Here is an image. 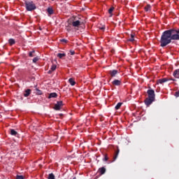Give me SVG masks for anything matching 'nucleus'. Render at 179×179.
Wrapping results in <instances>:
<instances>
[{
  "instance_id": "obj_34",
  "label": "nucleus",
  "mask_w": 179,
  "mask_h": 179,
  "mask_svg": "<svg viewBox=\"0 0 179 179\" xmlns=\"http://www.w3.org/2000/svg\"><path fill=\"white\" fill-rule=\"evenodd\" d=\"M175 96H176V97H179V91L175 92Z\"/></svg>"
},
{
  "instance_id": "obj_10",
  "label": "nucleus",
  "mask_w": 179,
  "mask_h": 179,
  "mask_svg": "<svg viewBox=\"0 0 179 179\" xmlns=\"http://www.w3.org/2000/svg\"><path fill=\"white\" fill-rule=\"evenodd\" d=\"M57 96L58 94L56 92H52L49 94L48 99H55Z\"/></svg>"
},
{
  "instance_id": "obj_33",
  "label": "nucleus",
  "mask_w": 179,
  "mask_h": 179,
  "mask_svg": "<svg viewBox=\"0 0 179 179\" xmlns=\"http://www.w3.org/2000/svg\"><path fill=\"white\" fill-rule=\"evenodd\" d=\"M71 55H75V50H70Z\"/></svg>"
},
{
  "instance_id": "obj_6",
  "label": "nucleus",
  "mask_w": 179,
  "mask_h": 179,
  "mask_svg": "<svg viewBox=\"0 0 179 179\" xmlns=\"http://www.w3.org/2000/svg\"><path fill=\"white\" fill-rule=\"evenodd\" d=\"M166 82H169V79L161 78L157 80V85H159V83H160V85H163V83H166Z\"/></svg>"
},
{
  "instance_id": "obj_29",
  "label": "nucleus",
  "mask_w": 179,
  "mask_h": 179,
  "mask_svg": "<svg viewBox=\"0 0 179 179\" xmlns=\"http://www.w3.org/2000/svg\"><path fill=\"white\" fill-rule=\"evenodd\" d=\"M16 179H24V178L23 177V176H19V175H17V176H16Z\"/></svg>"
},
{
  "instance_id": "obj_20",
  "label": "nucleus",
  "mask_w": 179,
  "mask_h": 179,
  "mask_svg": "<svg viewBox=\"0 0 179 179\" xmlns=\"http://www.w3.org/2000/svg\"><path fill=\"white\" fill-rule=\"evenodd\" d=\"M121 106H122V103H117V104L115 107V110H120V108H121Z\"/></svg>"
},
{
  "instance_id": "obj_14",
  "label": "nucleus",
  "mask_w": 179,
  "mask_h": 179,
  "mask_svg": "<svg viewBox=\"0 0 179 179\" xmlns=\"http://www.w3.org/2000/svg\"><path fill=\"white\" fill-rule=\"evenodd\" d=\"M10 135H12L13 136H16L17 135V131H16L15 129H11L10 130Z\"/></svg>"
},
{
  "instance_id": "obj_31",
  "label": "nucleus",
  "mask_w": 179,
  "mask_h": 179,
  "mask_svg": "<svg viewBox=\"0 0 179 179\" xmlns=\"http://www.w3.org/2000/svg\"><path fill=\"white\" fill-rule=\"evenodd\" d=\"M107 160H108V157L107 156V155H105L103 158V162H107Z\"/></svg>"
},
{
  "instance_id": "obj_12",
  "label": "nucleus",
  "mask_w": 179,
  "mask_h": 179,
  "mask_svg": "<svg viewBox=\"0 0 179 179\" xmlns=\"http://www.w3.org/2000/svg\"><path fill=\"white\" fill-rule=\"evenodd\" d=\"M144 10H145V12H150V10H152V6L148 4L145 7H144Z\"/></svg>"
},
{
  "instance_id": "obj_22",
  "label": "nucleus",
  "mask_w": 179,
  "mask_h": 179,
  "mask_svg": "<svg viewBox=\"0 0 179 179\" xmlns=\"http://www.w3.org/2000/svg\"><path fill=\"white\" fill-rule=\"evenodd\" d=\"M48 179H55V176H54V173H50L48 176Z\"/></svg>"
},
{
  "instance_id": "obj_16",
  "label": "nucleus",
  "mask_w": 179,
  "mask_h": 179,
  "mask_svg": "<svg viewBox=\"0 0 179 179\" xmlns=\"http://www.w3.org/2000/svg\"><path fill=\"white\" fill-rule=\"evenodd\" d=\"M57 57L58 58H60V59H62V58H64V57H66V54H65V53H58Z\"/></svg>"
},
{
  "instance_id": "obj_24",
  "label": "nucleus",
  "mask_w": 179,
  "mask_h": 179,
  "mask_svg": "<svg viewBox=\"0 0 179 179\" xmlns=\"http://www.w3.org/2000/svg\"><path fill=\"white\" fill-rule=\"evenodd\" d=\"M36 94L41 95L43 94V92L36 88Z\"/></svg>"
},
{
  "instance_id": "obj_19",
  "label": "nucleus",
  "mask_w": 179,
  "mask_h": 179,
  "mask_svg": "<svg viewBox=\"0 0 179 179\" xmlns=\"http://www.w3.org/2000/svg\"><path fill=\"white\" fill-rule=\"evenodd\" d=\"M130 38H129V41H131V43H134V41H135V38H134V37H135V35H134V34H131V35H130Z\"/></svg>"
},
{
  "instance_id": "obj_17",
  "label": "nucleus",
  "mask_w": 179,
  "mask_h": 179,
  "mask_svg": "<svg viewBox=\"0 0 179 179\" xmlns=\"http://www.w3.org/2000/svg\"><path fill=\"white\" fill-rule=\"evenodd\" d=\"M69 83H70V85H71V86H75V85H76V83L75 82V80L73 78H70L69 80Z\"/></svg>"
},
{
  "instance_id": "obj_26",
  "label": "nucleus",
  "mask_w": 179,
  "mask_h": 179,
  "mask_svg": "<svg viewBox=\"0 0 179 179\" xmlns=\"http://www.w3.org/2000/svg\"><path fill=\"white\" fill-rule=\"evenodd\" d=\"M66 31H71V30H72V28L71 27V26L70 25H69V26H67L66 27Z\"/></svg>"
},
{
  "instance_id": "obj_8",
  "label": "nucleus",
  "mask_w": 179,
  "mask_h": 179,
  "mask_svg": "<svg viewBox=\"0 0 179 179\" xmlns=\"http://www.w3.org/2000/svg\"><path fill=\"white\" fill-rule=\"evenodd\" d=\"M112 84L113 86H120L121 85V80H115L112 82Z\"/></svg>"
},
{
  "instance_id": "obj_18",
  "label": "nucleus",
  "mask_w": 179,
  "mask_h": 179,
  "mask_svg": "<svg viewBox=\"0 0 179 179\" xmlns=\"http://www.w3.org/2000/svg\"><path fill=\"white\" fill-rule=\"evenodd\" d=\"M15 43H16V41L13 38H10L8 40V43H9L10 45H13L15 44Z\"/></svg>"
},
{
  "instance_id": "obj_9",
  "label": "nucleus",
  "mask_w": 179,
  "mask_h": 179,
  "mask_svg": "<svg viewBox=\"0 0 179 179\" xmlns=\"http://www.w3.org/2000/svg\"><path fill=\"white\" fill-rule=\"evenodd\" d=\"M31 93V90L30 89H27V90H25V92H24V97H29V96H30V94Z\"/></svg>"
},
{
  "instance_id": "obj_28",
  "label": "nucleus",
  "mask_w": 179,
  "mask_h": 179,
  "mask_svg": "<svg viewBox=\"0 0 179 179\" xmlns=\"http://www.w3.org/2000/svg\"><path fill=\"white\" fill-rule=\"evenodd\" d=\"M114 10V7H111L109 10H108V13H110V15H111V13H113V11Z\"/></svg>"
},
{
  "instance_id": "obj_25",
  "label": "nucleus",
  "mask_w": 179,
  "mask_h": 179,
  "mask_svg": "<svg viewBox=\"0 0 179 179\" xmlns=\"http://www.w3.org/2000/svg\"><path fill=\"white\" fill-rule=\"evenodd\" d=\"M59 41H60L61 43H64V44H66V43L69 42L68 40L64 39V38H63V39H60Z\"/></svg>"
},
{
  "instance_id": "obj_30",
  "label": "nucleus",
  "mask_w": 179,
  "mask_h": 179,
  "mask_svg": "<svg viewBox=\"0 0 179 179\" xmlns=\"http://www.w3.org/2000/svg\"><path fill=\"white\" fill-rule=\"evenodd\" d=\"M37 61H38V57H34V58L33 59V62H34V64H36V62H37Z\"/></svg>"
},
{
  "instance_id": "obj_27",
  "label": "nucleus",
  "mask_w": 179,
  "mask_h": 179,
  "mask_svg": "<svg viewBox=\"0 0 179 179\" xmlns=\"http://www.w3.org/2000/svg\"><path fill=\"white\" fill-rule=\"evenodd\" d=\"M34 52H35L34 50L29 52V57H34V55H33V54H34Z\"/></svg>"
},
{
  "instance_id": "obj_5",
  "label": "nucleus",
  "mask_w": 179,
  "mask_h": 179,
  "mask_svg": "<svg viewBox=\"0 0 179 179\" xmlns=\"http://www.w3.org/2000/svg\"><path fill=\"white\" fill-rule=\"evenodd\" d=\"M64 106V103L62 101H57V103L55 104L54 109L57 111H59V110H61L62 107Z\"/></svg>"
},
{
  "instance_id": "obj_1",
  "label": "nucleus",
  "mask_w": 179,
  "mask_h": 179,
  "mask_svg": "<svg viewBox=\"0 0 179 179\" xmlns=\"http://www.w3.org/2000/svg\"><path fill=\"white\" fill-rule=\"evenodd\" d=\"M173 41H179L178 28H171L162 33L159 41L160 47L164 48V47H167L169 44H171Z\"/></svg>"
},
{
  "instance_id": "obj_36",
  "label": "nucleus",
  "mask_w": 179,
  "mask_h": 179,
  "mask_svg": "<svg viewBox=\"0 0 179 179\" xmlns=\"http://www.w3.org/2000/svg\"><path fill=\"white\" fill-rule=\"evenodd\" d=\"M52 1H55V0H52Z\"/></svg>"
},
{
  "instance_id": "obj_3",
  "label": "nucleus",
  "mask_w": 179,
  "mask_h": 179,
  "mask_svg": "<svg viewBox=\"0 0 179 179\" xmlns=\"http://www.w3.org/2000/svg\"><path fill=\"white\" fill-rule=\"evenodd\" d=\"M25 8L29 12L36 9V4L33 1H25Z\"/></svg>"
},
{
  "instance_id": "obj_35",
  "label": "nucleus",
  "mask_w": 179,
  "mask_h": 179,
  "mask_svg": "<svg viewBox=\"0 0 179 179\" xmlns=\"http://www.w3.org/2000/svg\"><path fill=\"white\" fill-rule=\"evenodd\" d=\"M52 72H53L51 69L48 71V73H51Z\"/></svg>"
},
{
  "instance_id": "obj_11",
  "label": "nucleus",
  "mask_w": 179,
  "mask_h": 179,
  "mask_svg": "<svg viewBox=\"0 0 179 179\" xmlns=\"http://www.w3.org/2000/svg\"><path fill=\"white\" fill-rule=\"evenodd\" d=\"M173 76H174V78L179 79V69H176L173 71Z\"/></svg>"
},
{
  "instance_id": "obj_13",
  "label": "nucleus",
  "mask_w": 179,
  "mask_h": 179,
  "mask_svg": "<svg viewBox=\"0 0 179 179\" xmlns=\"http://www.w3.org/2000/svg\"><path fill=\"white\" fill-rule=\"evenodd\" d=\"M99 171L101 176H103V174L106 173V168L105 167L99 168Z\"/></svg>"
},
{
  "instance_id": "obj_15",
  "label": "nucleus",
  "mask_w": 179,
  "mask_h": 179,
  "mask_svg": "<svg viewBox=\"0 0 179 179\" xmlns=\"http://www.w3.org/2000/svg\"><path fill=\"white\" fill-rule=\"evenodd\" d=\"M118 155H120V150L117 149V150H116L115 152V155L113 157V162L117 159V157H118Z\"/></svg>"
},
{
  "instance_id": "obj_23",
  "label": "nucleus",
  "mask_w": 179,
  "mask_h": 179,
  "mask_svg": "<svg viewBox=\"0 0 179 179\" xmlns=\"http://www.w3.org/2000/svg\"><path fill=\"white\" fill-rule=\"evenodd\" d=\"M50 69L54 72V71L57 69V65L55 64L52 65Z\"/></svg>"
},
{
  "instance_id": "obj_32",
  "label": "nucleus",
  "mask_w": 179,
  "mask_h": 179,
  "mask_svg": "<svg viewBox=\"0 0 179 179\" xmlns=\"http://www.w3.org/2000/svg\"><path fill=\"white\" fill-rule=\"evenodd\" d=\"M100 30H102L103 31H104V30H106V26H103L101 27H99Z\"/></svg>"
},
{
  "instance_id": "obj_4",
  "label": "nucleus",
  "mask_w": 179,
  "mask_h": 179,
  "mask_svg": "<svg viewBox=\"0 0 179 179\" xmlns=\"http://www.w3.org/2000/svg\"><path fill=\"white\" fill-rule=\"evenodd\" d=\"M69 24H71L73 27L76 29V30H79V26H80V24H82V22H80V21H79V20H73Z\"/></svg>"
},
{
  "instance_id": "obj_21",
  "label": "nucleus",
  "mask_w": 179,
  "mask_h": 179,
  "mask_svg": "<svg viewBox=\"0 0 179 179\" xmlns=\"http://www.w3.org/2000/svg\"><path fill=\"white\" fill-rule=\"evenodd\" d=\"M48 15H52L54 13V10L52 9V8H48Z\"/></svg>"
},
{
  "instance_id": "obj_7",
  "label": "nucleus",
  "mask_w": 179,
  "mask_h": 179,
  "mask_svg": "<svg viewBox=\"0 0 179 179\" xmlns=\"http://www.w3.org/2000/svg\"><path fill=\"white\" fill-rule=\"evenodd\" d=\"M117 73H118V71L117 70H110L109 71V74L112 78H115V76H117Z\"/></svg>"
},
{
  "instance_id": "obj_2",
  "label": "nucleus",
  "mask_w": 179,
  "mask_h": 179,
  "mask_svg": "<svg viewBox=\"0 0 179 179\" xmlns=\"http://www.w3.org/2000/svg\"><path fill=\"white\" fill-rule=\"evenodd\" d=\"M147 94L148 95V97L145 99L144 103L145 106H149L153 101H155L156 94H155V90L152 89L148 90Z\"/></svg>"
}]
</instances>
